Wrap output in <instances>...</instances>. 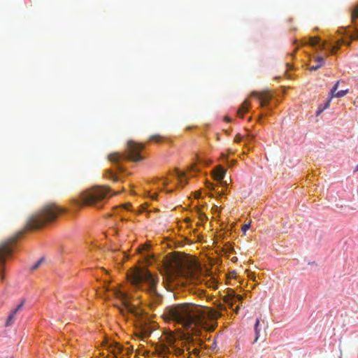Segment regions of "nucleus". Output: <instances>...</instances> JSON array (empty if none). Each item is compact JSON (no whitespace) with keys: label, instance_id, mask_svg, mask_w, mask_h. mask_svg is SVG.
I'll list each match as a JSON object with an SVG mask.
<instances>
[{"label":"nucleus","instance_id":"obj_29","mask_svg":"<svg viewBox=\"0 0 358 358\" xmlns=\"http://www.w3.org/2000/svg\"><path fill=\"white\" fill-rule=\"evenodd\" d=\"M242 136L240 134H238L236 135L235 138H234V141L236 143H239L241 140H242Z\"/></svg>","mask_w":358,"mask_h":358},{"label":"nucleus","instance_id":"obj_38","mask_svg":"<svg viewBox=\"0 0 358 358\" xmlns=\"http://www.w3.org/2000/svg\"><path fill=\"white\" fill-rule=\"evenodd\" d=\"M201 194V193L200 192H196L195 193V197H196V198H199V197L200 196Z\"/></svg>","mask_w":358,"mask_h":358},{"label":"nucleus","instance_id":"obj_48","mask_svg":"<svg viewBox=\"0 0 358 358\" xmlns=\"http://www.w3.org/2000/svg\"><path fill=\"white\" fill-rule=\"evenodd\" d=\"M210 186H212V184H210V186H208V188L212 189V187H210Z\"/></svg>","mask_w":358,"mask_h":358},{"label":"nucleus","instance_id":"obj_25","mask_svg":"<svg viewBox=\"0 0 358 358\" xmlns=\"http://www.w3.org/2000/svg\"><path fill=\"white\" fill-rule=\"evenodd\" d=\"M123 350V348L122 346H121L120 345H119L118 343H115L114 344V349L113 350V354H119V353H121L122 351Z\"/></svg>","mask_w":358,"mask_h":358},{"label":"nucleus","instance_id":"obj_34","mask_svg":"<svg viewBox=\"0 0 358 358\" xmlns=\"http://www.w3.org/2000/svg\"><path fill=\"white\" fill-rule=\"evenodd\" d=\"M350 38L351 40H358V35L357 34H352Z\"/></svg>","mask_w":358,"mask_h":358},{"label":"nucleus","instance_id":"obj_24","mask_svg":"<svg viewBox=\"0 0 358 358\" xmlns=\"http://www.w3.org/2000/svg\"><path fill=\"white\" fill-rule=\"evenodd\" d=\"M224 251L225 253H231L234 251V249L229 243H227L224 247Z\"/></svg>","mask_w":358,"mask_h":358},{"label":"nucleus","instance_id":"obj_50","mask_svg":"<svg viewBox=\"0 0 358 358\" xmlns=\"http://www.w3.org/2000/svg\"><path fill=\"white\" fill-rule=\"evenodd\" d=\"M117 358V357H116Z\"/></svg>","mask_w":358,"mask_h":358},{"label":"nucleus","instance_id":"obj_8","mask_svg":"<svg viewBox=\"0 0 358 358\" xmlns=\"http://www.w3.org/2000/svg\"><path fill=\"white\" fill-rule=\"evenodd\" d=\"M180 272L181 275L191 283L196 284L201 282L198 275V268L196 266H194V268H189L186 271L180 270Z\"/></svg>","mask_w":358,"mask_h":358},{"label":"nucleus","instance_id":"obj_23","mask_svg":"<svg viewBox=\"0 0 358 358\" xmlns=\"http://www.w3.org/2000/svg\"><path fill=\"white\" fill-rule=\"evenodd\" d=\"M343 43H344V41L343 40H341V41H338V45L331 46L330 48L331 53L335 54L336 50L339 48L340 45L341 44H343Z\"/></svg>","mask_w":358,"mask_h":358},{"label":"nucleus","instance_id":"obj_31","mask_svg":"<svg viewBox=\"0 0 358 358\" xmlns=\"http://www.w3.org/2000/svg\"><path fill=\"white\" fill-rule=\"evenodd\" d=\"M322 66V64H317V65H313L312 66L310 67V71H316L319 68H320Z\"/></svg>","mask_w":358,"mask_h":358},{"label":"nucleus","instance_id":"obj_47","mask_svg":"<svg viewBox=\"0 0 358 358\" xmlns=\"http://www.w3.org/2000/svg\"><path fill=\"white\" fill-rule=\"evenodd\" d=\"M210 186H212V184H210V186H208V188L212 189V187H210Z\"/></svg>","mask_w":358,"mask_h":358},{"label":"nucleus","instance_id":"obj_5","mask_svg":"<svg viewBox=\"0 0 358 358\" xmlns=\"http://www.w3.org/2000/svg\"><path fill=\"white\" fill-rule=\"evenodd\" d=\"M143 143H138L133 141L127 142V153L120 155L118 152L110 154L108 159L113 163H118L121 159H128L132 162H138L143 159L140 152L144 148Z\"/></svg>","mask_w":358,"mask_h":358},{"label":"nucleus","instance_id":"obj_37","mask_svg":"<svg viewBox=\"0 0 358 358\" xmlns=\"http://www.w3.org/2000/svg\"><path fill=\"white\" fill-rule=\"evenodd\" d=\"M238 261V258L236 257H233L231 258V262L236 263Z\"/></svg>","mask_w":358,"mask_h":358},{"label":"nucleus","instance_id":"obj_20","mask_svg":"<svg viewBox=\"0 0 358 358\" xmlns=\"http://www.w3.org/2000/svg\"><path fill=\"white\" fill-rule=\"evenodd\" d=\"M331 97H329L327 101L325 102V103L324 105H320L317 111H316V115L318 116L320 115L324 110H326L327 108H329V105H330V103H331Z\"/></svg>","mask_w":358,"mask_h":358},{"label":"nucleus","instance_id":"obj_14","mask_svg":"<svg viewBox=\"0 0 358 358\" xmlns=\"http://www.w3.org/2000/svg\"><path fill=\"white\" fill-rule=\"evenodd\" d=\"M167 342L173 346V353L174 355H176V356H181V355H183L184 354V350L180 348H178L176 346H175L173 344H174V342H175V339L173 337V336H170L168 337V341Z\"/></svg>","mask_w":358,"mask_h":358},{"label":"nucleus","instance_id":"obj_28","mask_svg":"<svg viewBox=\"0 0 358 358\" xmlns=\"http://www.w3.org/2000/svg\"><path fill=\"white\" fill-rule=\"evenodd\" d=\"M43 261V259H41L40 260H38L34 266H31V270L36 269L40 266V264H41V262Z\"/></svg>","mask_w":358,"mask_h":358},{"label":"nucleus","instance_id":"obj_22","mask_svg":"<svg viewBox=\"0 0 358 358\" xmlns=\"http://www.w3.org/2000/svg\"><path fill=\"white\" fill-rule=\"evenodd\" d=\"M176 177L178 179V181H179L180 184L182 186H184L186 184V182H185L183 180V178L185 176V173H182V172H181L180 171H176Z\"/></svg>","mask_w":358,"mask_h":358},{"label":"nucleus","instance_id":"obj_17","mask_svg":"<svg viewBox=\"0 0 358 358\" xmlns=\"http://www.w3.org/2000/svg\"><path fill=\"white\" fill-rule=\"evenodd\" d=\"M309 44L312 46L319 45L320 49H324L326 47V42H320V39L317 37H310L309 38Z\"/></svg>","mask_w":358,"mask_h":358},{"label":"nucleus","instance_id":"obj_40","mask_svg":"<svg viewBox=\"0 0 358 358\" xmlns=\"http://www.w3.org/2000/svg\"><path fill=\"white\" fill-rule=\"evenodd\" d=\"M212 284H215L214 282H212ZM208 287H213V288H215V285H209Z\"/></svg>","mask_w":358,"mask_h":358},{"label":"nucleus","instance_id":"obj_7","mask_svg":"<svg viewBox=\"0 0 358 358\" xmlns=\"http://www.w3.org/2000/svg\"><path fill=\"white\" fill-rule=\"evenodd\" d=\"M23 233L24 231H20L0 244V278L1 280L4 279L3 269L6 260L11 255L17 239Z\"/></svg>","mask_w":358,"mask_h":358},{"label":"nucleus","instance_id":"obj_32","mask_svg":"<svg viewBox=\"0 0 358 358\" xmlns=\"http://www.w3.org/2000/svg\"><path fill=\"white\" fill-rule=\"evenodd\" d=\"M324 59L322 57H318L316 59V62L319 64H324Z\"/></svg>","mask_w":358,"mask_h":358},{"label":"nucleus","instance_id":"obj_43","mask_svg":"<svg viewBox=\"0 0 358 358\" xmlns=\"http://www.w3.org/2000/svg\"><path fill=\"white\" fill-rule=\"evenodd\" d=\"M225 120L230 121V119L228 117H225Z\"/></svg>","mask_w":358,"mask_h":358},{"label":"nucleus","instance_id":"obj_10","mask_svg":"<svg viewBox=\"0 0 358 358\" xmlns=\"http://www.w3.org/2000/svg\"><path fill=\"white\" fill-rule=\"evenodd\" d=\"M24 304V300L23 299L20 304H18V306L10 313L5 323L6 327L12 326L14 324L16 320V315L20 310H22Z\"/></svg>","mask_w":358,"mask_h":358},{"label":"nucleus","instance_id":"obj_36","mask_svg":"<svg viewBox=\"0 0 358 358\" xmlns=\"http://www.w3.org/2000/svg\"><path fill=\"white\" fill-rule=\"evenodd\" d=\"M148 246L147 245H143L142 246V248L141 249H139V252H141L142 250H146L148 249Z\"/></svg>","mask_w":358,"mask_h":358},{"label":"nucleus","instance_id":"obj_4","mask_svg":"<svg viewBox=\"0 0 358 358\" xmlns=\"http://www.w3.org/2000/svg\"><path fill=\"white\" fill-rule=\"evenodd\" d=\"M110 189L107 186H96L80 193V199H74L73 203L78 207L83 206L101 208Z\"/></svg>","mask_w":358,"mask_h":358},{"label":"nucleus","instance_id":"obj_2","mask_svg":"<svg viewBox=\"0 0 358 358\" xmlns=\"http://www.w3.org/2000/svg\"><path fill=\"white\" fill-rule=\"evenodd\" d=\"M131 283L137 289L145 290L150 296V306L155 308L162 301V296L156 289L159 282L158 277L151 273L147 268H137L129 275Z\"/></svg>","mask_w":358,"mask_h":358},{"label":"nucleus","instance_id":"obj_35","mask_svg":"<svg viewBox=\"0 0 358 358\" xmlns=\"http://www.w3.org/2000/svg\"><path fill=\"white\" fill-rule=\"evenodd\" d=\"M117 169L120 172H124V169L121 166L119 165L117 166Z\"/></svg>","mask_w":358,"mask_h":358},{"label":"nucleus","instance_id":"obj_18","mask_svg":"<svg viewBox=\"0 0 358 358\" xmlns=\"http://www.w3.org/2000/svg\"><path fill=\"white\" fill-rule=\"evenodd\" d=\"M104 177L112 180L113 182H118L121 180L120 178H119L113 171L110 169H107L105 171Z\"/></svg>","mask_w":358,"mask_h":358},{"label":"nucleus","instance_id":"obj_3","mask_svg":"<svg viewBox=\"0 0 358 358\" xmlns=\"http://www.w3.org/2000/svg\"><path fill=\"white\" fill-rule=\"evenodd\" d=\"M65 210L54 203L43 206L38 213L29 217L26 229H38L45 224L55 222L61 213Z\"/></svg>","mask_w":358,"mask_h":358},{"label":"nucleus","instance_id":"obj_9","mask_svg":"<svg viewBox=\"0 0 358 358\" xmlns=\"http://www.w3.org/2000/svg\"><path fill=\"white\" fill-rule=\"evenodd\" d=\"M251 96L257 97L260 101V106L262 107L266 106L272 97V94L267 91L262 92H252Z\"/></svg>","mask_w":358,"mask_h":358},{"label":"nucleus","instance_id":"obj_30","mask_svg":"<svg viewBox=\"0 0 358 358\" xmlns=\"http://www.w3.org/2000/svg\"><path fill=\"white\" fill-rule=\"evenodd\" d=\"M250 227V223L244 224L242 227V231H243V233H245L246 231L249 229Z\"/></svg>","mask_w":358,"mask_h":358},{"label":"nucleus","instance_id":"obj_13","mask_svg":"<svg viewBox=\"0 0 358 358\" xmlns=\"http://www.w3.org/2000/svg\"><path fill=\"white\" fill-rule=\"evenodd\" d=\"M338 85H339V81H338L335 85L333 87V88L331 90V92H330V96L329 97H331V99L333 97H343L348 92V90H341V91H338V92H336V91L338 89Z\"/></svg>","mask_w":358,"mask_h":358},{"label":"nucleus","instance_id":"obj_15","mask_svg":"<svg viewBox=\"0 0 358 358\" xmlns=\"http://www.w3.org/2000/svg\"><path fill=\"white\" fill-rule=\"evenodd\" d=\"M226 173V169L221 166H218L215 169L214 171V176L215 180L218 181L222 180V179L224 178Z\"/></svg>","mask_w":358,"mask_h":358},{"label":"nucleus","instance_id":"obj_12","mask_svg":"<svg viewBox=\"0 0 358 358\" xmlns=\"http://www.w3.org/2000/svg\"><path fill=\"white\" fill-rule=\"evenodd\" d=\"M183 346L190 347V345L201 346L202 341L201 340L196 341L191 334H185L183 336Z\"/></svg>","mask_w":358,"mask_h":358},{"label":"nucleus","instance_id":"obj_49","mask_svg":"<svg viewBox=\"0 0 358 358\" xmlns=\"http://www.w3.org/2000/svg\"><path fill=\"white\" fill-rule=\"evenodd\" d=\"M346 44H347V45H348V46H349V45H350V42H349V43H346Z\"/></svg>","mask_w":358,"mask_h":358},{"label":"nucleus","instance_id":"obj_19","mask_svg":"<svg viewBox=\"0 0 358 358\" xmlns=\"http://www.w3.org/2000/svg\"><path fill=\"white\" fill-rule=\"evenodd\" d=\"M260 324V319L257 318L255 323L254 331H255V340L253 343H256L260 337V329L259 328Z\"/></svg>","mask_w":358,"mask_h":358},{"label":"nucleus","instance_id":"obj_33","mask_svg":"<svg viewBox=\"0 0 358 358\" xmlns=\"http://www.w3.org/2000/svg\"><path fill=\"white\" fill-rule=\"evenodd\" d=\"M162 351L164 354H167V353H169L170 352V350L168 348V347L166 346H164L162 349Z\"/></svg>","mask_w":358,"mask_h":358},{"label":"nucleus","instance_id":"obj_26","mask_svg":"<svg viewBox=\"0 0 358 358\" xmlns=\"http://www.w3.org/2000/svg\"><path fill=\"white\" fill-rule=\"evenodd\" d=\"M351 18L353 22L358 19V4L353 9Z\"/></svg>","mask_w":358,"mask_h":358},{"label":"nucleus","instance_id":"obj_16","mask_svg":"<svg viewBox=\"0 0 358 358\" xmlns=\"http://www.w3.org/2000/svg\"><path fill=\"white\" fill-rule=\"evenodd\" d=\"M250 106V103L248 101L245 100L243 101L242 105L237 110V114L240 117H243V115L248 110Z\"/></svg>","mask_w":358,"mask_h":358},{"label":"nucleus","instance_id":"obj_42","mask_svg":"<svg viewBox=\"0 0 358 358\" xmlns=\"http://www.w3.org/2000/svg\"><path fill=\"white\" fill-rule=\"evenodd\" d=\"M167 184H168V182H167L166 180H165V181L163 182V185H167Z\"/></svg>","mask_w":358,"mask_h":358},{"label":"nucleus","instance_id":"obj_39","mask_svg":"<svg viewBox=\"0 0 358 358\" xmlns=\"http://www.w3.org/2000/svg\"><path fill=\"white\" fill-rule=\"evenodd\" d=\"M190 169H191V170H192L194 171H197V170L195 169V166L194 165H192Z\"/></svg>","mask_w":358,"mask_h":358},{"label":"nucleus","instance_id":"obj_1","mask_svg":"<svg viewBox=\"0 0 358 358\" xmlns=\"http://www.w3.org/2000/svg\"><path fill=\"white\" fill-rule=\"evenodd\" d=\"M203 307L193 303H180L166 307L162 314L166 321H173L185 329H191L201 324Z\"/></svg>","mask_w":358,"mask_h":358},{"label":"nucleus","instance_id":"obj_27","mask_svg":"<svg viewBox=\"0 0 358 358\" xmlns=\"http://www.w3.org/2000/svg\"><path fill=\"white\" fill-rule=\"evenodd\" d=\"M162 137L159 134H155L150 137V141H154L155 143H159L162 141Z\"/></svg>","mask_w":358,"mask_h":358},{"label":"nucleus","instance_id":"obj_45","mask_svg":"<svg viewBox=\"0 0 358 358\" xmlns=\"http://www.w3.org/2000/svg\"><path fill=\"white\" fill-rule=\"evenodd\" d=\"M358 171V164L355 167V171Z\"/></svg>","mask_w":358,"mask_h":358},{"label":"nucleus","instance_id":"obj_6","mask_svg":"<svg viewBox=\"0 0 358 358\" xmlns=\"http://www.w3.org/2000/svg\"><path fill=\"white\" fill-rule=\"evenodd\" d=\"M112 293L113 295L121 302V304L117 306L123 316L127 314H131L137 318H141L143 316L145 313L144 311L136 306L131 304L126 293L117 289H113Z\"/></svg>","mask_w":358,"mask_h":358},{"label":"nucleus","instance_id":"obj_41","mask_svg":"<svg viewBox=\"0 0 358 358\" xmlns=\"http://www.w3.org/2000/svg\"><path fill=\"white\" fill-rule=\"evenodd\" d=\"M238 308H239V306H236V310H235L236 313H238Z\"/></svg>","mask_w":358,"mask_h":358},{"label":"nucleus","instance_id":"obj_44","mask_svg":"<svg viewBox=\"0 0 358 358\" xmlns=\"http://www.w3.org/2000/svg\"><path fill=\"white\" fill-rule=\"evenodd\" d=\"M156 197H157V195H156V194H154L153 196H152V199H156Z\"/></svg>","mask_w":358,"mask_h":358},{"label":"nucleus","instance_id":"obj_21","mask_svg":"<svg viewBox=\"0 0 358 358\" xmlns=\"http://www.w3.org/2000/svg\"><path fill=\"white\" fill-rule=\"evenodd\" d=\"M198 347L199 346L196 345V346L194 348V349L192 352H190V347H187L186 348V350L189 352L188 356H187V358H190V355L192 354L194 355L196 357H199V353H200V350H199Z\"/></svg>","mask_w":358,"mask_h":358},{"label":"nucleus","instance_id":"obj_46","mask_svg":"<svg viewBox=\"0 0 358 358\" xmlns=\"http://www.w3.org/2000/svg\"><path fill=\"white\" fill-rule=\"evenodd\" d=\"M210 186H212V184H210V186H208V188L212 189V187H210Z\"/></svg>","mask_w":358,"mask_h":358},{"label":"nucleus","instance_id":"obj_11","mask_svg":"<svg viewBox=\"0 0 358 358\" xmlns=\"http://www.w3.org/2000/svg\"><path fill=\"white\" fill-rule=\"evenodd\" d=\"M243 296L239 294H235L233 291H230L227 295L224 296V301L229 306L232 307L234 303L236 301H241Z\"/></svg>","mask_w":358,"mask_h":358}]
</instances>
